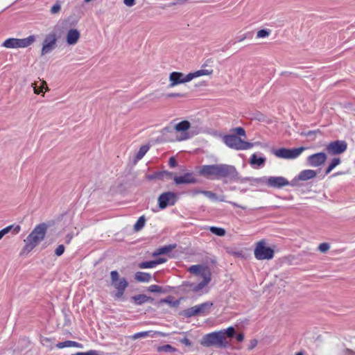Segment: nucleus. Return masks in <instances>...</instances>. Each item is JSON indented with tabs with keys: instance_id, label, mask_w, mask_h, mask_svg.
<instances>
[{
	"instance_id": "obj_56",
	"label": "nucleus",
	"mask_w": 355,
	"mask_h": 355,
	"mask_svg": "<svg viewBox=\"0 0 355 355\" xmlns=\"http://www.w3.org/2000/svg\"><path fill=\"white\" fill-rule=\"evenodd\" d=\"M175 130V125H169V126H167V127H165L163 130H162V132H171L172 131H173Z\"/></svg>"
},
{
	"instance_id": "obj_29",
	"label": "nucleus",
	"mask_w": 355,
	"mask_h": 355,
	"mask_svg": "<svg viewBox=\"0 0 355 355\" xmlns=\"http://www.w3.org/2000/svg\"><path fill=\"white\" fill-rule=\"evenodd\" d=\"M150 146L149 145H143L140 147L138 153L136 154V156L135 157V162H137L140 159H141L144 156L146 155V153L149 150Z\"/></svg>"
},
{
	"instance_id": "obj_58",
	"label": "nucleus",
	"mask_w": 355,
	"mask_h": 355,
	"mask_svg": "<svg viewBox=\"0 0 355 355\" xmlns=\"http://www.w3.org/2000/svg\"><path fill=\"white\" fill-rule=\"evenodd\" d=\"M343 355H355V352L349 349H345L343 350Z\"/></svg>"
},
{
	"instance_id": "obj_14",
	"label": "nucleus",
	"mask_w": 355,
	"mask_h": 355,
	"mask_svg": "<svg viewBox=\"0 0 355 355\" xmlns=\"http://www.w3.org/2000/svg\"><path fill=\"white\" fill-rule=\"evenodd\" d=\"M58 40L57 35L55 32H51L46 35L42 48V55L51 53L56 47Z\"/></svg>"
},
{
	"instance_id": "obj_62",
	"label": "nucleus",
	"mask_w": 355,
	"mask_h": 355,
	"mask_svg": "<svg viewBox=\"0 0 355 355\" xmlns=\"http://www.w3.org/2000/svg\"><path fill=\"white\" fill-rule=\"evenodd\" d=\"M0 232L2 234L3 236L8 233L6 227L2 229L1 230H0Z\"/></svg>"
},
{
	"instance_id": "obj_34",
	"label": "nucleus",
	"mask_w": 355,
	"mask_h": 355,
	"mask_svg": "<svg viewBox=\"0 0 355 355\" xmlns=\"http://www.w3.org/2000/svg\"><path fill=\"white\" fill-rule=\"evenodd\" d=\"M145 223H146L145 216H140L134 225V230L135 232L140 231L144 227Z\"/></svg>"
},
{
	"instance_id": "obj_59",
	"label": "nucleus",
	"mask_w": 355,
	"mask_h": 355,
	"mask_svg": "<svg viewBox=\"0 0 355 355\" xmlns=\"http://www.w3.org/2000/svg\"><path fill=\"white\" fill-rule=\"evenodd\" d=\"M72 238H73V235H72V234H68L66 236V241H65V243H67V244H68V243H69L71 242V241Z\"/></svg>"
},
{
	"instance_id": "obj_9",
	"label": "nucleus",
	"mask_w": 355,
	"mask_h": 355,
	"mask_svg": "<svg viewBox=\"0 0 355 355\" xmlns=\"http://www.w3.org/2000/svg\"><path fill=\"white\" fill-rule=\"evenodd\" d=\"M257 183L266 184L269 187L281 189L289 184V181L282 176H270L269 178H259L254 179Z\"/></svg>"
},
{
	"instance_id": "obj_61",
	"label": "nucleus",
	"mask_w": 355,
	"mask_h": 355,
	"mask_svg": "<svg viewBox=\"0 0 355 355\" xmlns=\"http://www.w3.org/2000/svg\"><path fill=\"white\" fill-rule=\"evenodd\" d=\"M153 301H154V298L153 297H152L150 296L146 295V302L152 303V302H153Z\"/></svg>"
},
{
	"instance_id": "obj_24",
	"label": "nucleus",
	"mask_w": 355,
	"mask_h": 355,
	"mask_svg": "<svg viewBox=\"0 0 355 355\" xmlns=\"http://www.w3.org/2000/svg\"><path fill=\"white\" fill-rule=\"evenodd\" d=\"M266 162V159L264 157H258L257 154H252L250 158L249 163L252 166H263Z\"/></svg>"
},
{
	"instance_id": "obj_16",
	"label": "nucleus",
	"mask_w": 355,
	"mask_h": 355,
	"mask_svg": "<svg viewBox=\"0 0 355 355\" xmlns=\"http://www.w3.org/2000/svg\"><path fill=\"white\" fill-rule=\"evenodd\" d=\"M208 284L209 283L206 282V281H201L198 284L184 282L180 286V288L184 293H189V291L198 293L205 288Z\"/></svg>"
},
{
	"instance_id": "obj_15",
	"label": "nucleus",
	"mask_w": 355,
	"mask_h": 355,
	"mask_svg": "<svg viewBox=\"0 0 355 355\" xmlns=\"http://www.w3.org/2000/svg\"><path fill=\"white\" fill-rule=\"evenodd\" d=\"M347 148V144L344 140H336L330 142L326 146V150L329 155H340Z\"/></svg>"
},
{
	"instance_id": "obj_60",
	"label": "nucleus",
	"mask_w": 355,
	"mask_h": 355,
	"mask_svg": "<svg viewBox=\"0 0 355 355\" xmlns=\"http://www.w3.org/2000/svg\"><path fill=\"white\" fill-rule=\"evenodd\" d=\"M202 192H204V190L195 189V190L192 191L193 195H197V194H199V193H202Z\"/></svg>"
},
{
	"instance_id": "obj_49",
	"label": "nucleus",
	"mask_w": 355,
	"mask_h": 355,
	"mask_svg": "<svg viewBox=\"0 0 355 355\" xmlns=\"http://www.w3.org/2000/svg\"><path fill=\"white\" fill-rule=\"evenodd\" d=\"M187 2V0H175L168 4V7H171L178 4H183Z\"/></svg>"
},
{
	"instance_id": "obj_50",
	"label": "nucleus",
	"mask_w": 355,
	"mask_h": 355,
	"mask_svg": "<svg viewBox=\"0 0 355 355\" xmlns=\"http://www.w3.org/2000/svg\"><path fill=\"white\" fill-rule=\"evenodd\" d=\"M257 343H258L257 340L252 339L250 340V343L249 346L248 347V350L253 349L257 345Z\"/></svg>"
},
{
	"instance_id": "obj_48",
	"label": "nucleus",
	"mask_w": 355,
	"mask_h": 355,
	"mask_svg": "<svg viewBox=\"0 0 355 355\" xmlns=\"http://www.w3.org/2000/svg\"><path fill=\"white\" fill-rule=\"evenodd\" d=\"M168 164L171 168H175L177 166L178 162L175 157H171L169 158Z\"/></svg>"
},
{
	"instance_id": "obj_3",
	"label": "nucleus",
	"mask_w": 355,
	"mask_h": 355,
	"mask_svg": "<svg viewBox=\"0 0 355 355\" xmlns=\"http://www.w3.org/2000/svg\"><path fill=\"white\" fill-rule=\"evenodd\" d=\"M212 73V69H200L193 73H189L186 76H184L182 72L173 71L169 75V80L171 83L169 84L168 87H172L182 83L189 82L194 78L205 75H211Z\"/></svg>"
},
{
	"instance_id": "obj_20",
	"label": "nucleus",
	"mask_w": 355,
	"mask_h": 355,
	"mask_svg": "<svg viewBox=\"0 0 355 355\" xmlns=\"http://www.w3.org/2000/svg\"><path fill=\"white\" fill-rule=\"evenodd\" d=\"M80 37V33L77 29H70L67 34V43L69 45H74L78 42Z\"/></svg>"
},
{
	"instance_id": "obj_36",
	"label": "nucleus",
	"mask_w": 355,
	"mask_h": 355,
	"mask_svg": "<svg viewBox=\"0 0 355 355\" xmlns=\"http://www.w3.org/2000/svg\"><path fill=\"white\" fill-rule=\"evenodd\" d=\"M202 194H203L204 196H205L206 197L209 198V199H211L214 201H217V200H219L221 202L225 201V200L223 198L224 196L221 198H218L217 195L211 191H204V192H202Z\"/></svg>"
},
{
	"instance_id": "obj_12",
	"label": "nucleus",
	"mask_w": 355,
	"mask_h": 355,
	"mask_svg": "<svg viewBox=\"0 0 355 355\" xmlns=\"http://www.w3.org/2000/svg\"><path fill=\"white\" fill-rule=\"evenodd\" d=\"M177 200L178 195L175 192L167 191L162 193L158 197L159 207L162 209H164L168 205H174Z\"/></svg>"
},
{
	"instance_id": "obj_45",
	"label": "nucleus",
	"mask_w": 355,
	"mask_h": 355,
	"mask_svg": "<svg viewBox=\"0 0 355 355\" xmlns=\"http://www.w3.org/2000/svg\"><path fill=\"white\" fill-rule=\"evenodd\" d=\"M71 355H99V353L96 350H89L86 352H77Z\"/></svg>"
},
{
	"instance_id": "obj_6",
	"label": "nucleus",
	"mask_w": 355,
	"mask_h": 355,
	"mask_svg": "<svg viewBox=\"0 0 355 355\" xmlns=\"http://www.w3.org/2000/svg\"><path fill=\"white\" fill-rule=\"evenodd\" d=\"M223 142L230 148L241 150H248L253 147L254 144L245 141L235 135H227L223 138Z\"/></svg>"
},
{
	"instance_id": "obj_30",
	"label": "nucleus",
	"mask_w": 355,
	"mask_h": 355,
	"mask_svg": "<svg viewBox=\"0 0 355 355\" xmlns=\"http://www.w3.org/2000/svg\"><path fill=\"white\" fill-rule=\"evenodd\" d=\"M131 300L136 305H141L146 302V295L139 294V295H134L131 297Z\"/></svg>"
},
{
	"instance_id": "obj_11",
	"label": "nucleus",
	"mask_w": 355,
	"mask_h": 355,
	"mask_svg": "<svg viewBox=\"0 0 355 355\" xmlns=\"http://www.w3.org/2000/svg\"><path fill=\"white\" fill-rule=\"evenodd\" d=\"M305 149L303 146L297 148H272L271 153L279 158L290 159L297 158Z\"/></svg>"
},
{
	"instance_id": "obj_17",
	"label": "nucleus",
	"mask_w": 355,
	"mask_h": 355,
	"mask_svg": "<svg viewBox=\"0 0 355 355\" xmlns=\"http://www.w3.org/2000/svg\"><path fill=\"white\" fill-rule=\"evenodd\" d=\"M327 158L326 153L323 152L317 153L307 157V163L311 166L318 167L324 164Z\"/></svg>"
},
{
	"instance_id": "obj_27",
	"label": "nucleus",
	"mask_w": 355,
	"mask_h": 355,
	"mask_svg": "<svg viewBox=\"0 0 355 355\" xmlns=\"http://www.w3.org/2000/svg\"><path fill=\"white\" fill-rule=\"evenodd\" d=\"M56 347L59 349L70 347H82V345L76 341L67 340L64 342L58 343V344H56Z\"/></svg>"
},
{
	"instance_id": "obj_1",
	"label": "nucleus",
	"mask_w": 355,
	"mask_h": 355,
	"mask_svg": "<svg viewBox=\"0 0 355 355\" xmlns=\"http://www.w3.org/2000/svg\"><path fill=\"white\" fill-rule=\"evenodd\" d=\"M198 173L201 176L209 180L229 178L231 181L241 182L251 180L250 178H241L234 166L225 164L202 165Z\"/></svg>"
},
{
	"instance_id": "obj_46",
	"label": "nucleus",
	"mask_w": 355,
	"mask_h": 355,
	"mask_svg": "<svg viewBox=\"0 0 355 355\" xmlns=\"http://www.w3.org/2000/svg\"><path fill=\"white\" fill-rule=\"evenodd\" d=\"M61 10V6L60 5L59 3H56L55 4H54L51 8V14H56L58 12H59Z\"/></svg>"
},
{
	"instance_id": "obj_19",
	"label": "nucleus",
	"mask_w": 355,
	"mask_h": 355,
	"mask_svg": "<svg viewBox=\"0 0 355 355\" xmlns=\"http://www.w3.org/2000/svg\"><path fill=\"white\" fill-rule=\"evenodd\" d=\"M173 173L169 172L167 171H157L153 174H149L146 175V178L148 180H164V178L171 180L173 178Z\"/></svg>"
},
{
	"instance_id": "obj_40",
	"label": "nucleus",
	"mask_w": 355,
	"mask_h": 355,
	"mask_svg": "<svg viewBox=\"0 0 355 355\" xmlns=\"http://www.w3.org/2000/svg\"><path fill=\"white\" fill-rule=\"evenodd\" d=\"M232 130L234 132V135H236L237 137H239V136L245 137L246 136L245 131L244 128H243L242 127L235 128Z\"/></svg>"
},
{
	"instance_id": "obj_57",
	"label": "nucleus",
	"mask_w": 355,
	"mask_h": 355,
	"mask_svg": "<svg viewBox=\"0 0 355 355\" xmlns=\"http://www.w3.org/2000/svg\"><path fill=\"white\" fill-rule=\"evenodd\" d=\"M300 180V179H298V175L297 177H295V178H293L291 182H289V184L288 185H291L292 187H295V186H297V182Z\"/></svg>"
},
{
	"instance_id": "obj_26",
	"label": "nucleus",
	"mask_w": 355,
	"mask_h": 355,
	"mask_svg": "<svg viewBox=\"0 0 355 355\" xmlns=\"http://www.w3.org/2000/svg\"><path fill=\"white\" fill-rule=\"evenodd\" d=\"M173 297L171 295L168 296L167 297L164 299H161L158 302L157 304L166 303L168 304L171 307H178L180 304V300H173Z\"/></svg>"
},
{
	"instance_id": "obj_53",
	"label": "nucleus",
	"mask_w": 355,
	"mask_h": 355,
	"mask_svg": "<svg viewBox=\"0 0 355 355\" xmlns=\"http://www.w3.org/2000/svg\"><path fill=\"white\" fill-rule=\"evenodd\" d=\"M168 97L172 98V97H184L185 96V94H181V93H170L167 94Z\"/></svg>"
},
{
	"instance_id": "obj_39",
	"label": "nucleus",
	"mask_w": 355,
	"mask_h": 355,
	"mask_svg": "<svg viewBox=\"0 0 355 355\" xmlns=\"http://www.w3.org/2000/svg\"><path fill=\"white\" fill-rule=\"evenodd\" d=\"M154 267L155 266L153 260L143 261L139 263V268H151Z\"/></svg>"
},
{
	"instance_id": "obj_37",
	"label": "nucleus",
	"mask_w": 355,
	"mask_h": 355,
	"mask_svg": "<svg viewBox=\"0 0 355 355\" xmlns=\"http://www.w3.org/2000/svg\"><path fill=\"white\" fill-rule=\"evenodd\" d=\"M209 230L212 234L219 236H223L225 235L226 233L225 229L214 226L211 227L209 228Z\"/></svg>"
},
{
	"instance_id": "obj_35",
	"label": "nucleus",
	"mask_w": 355,
	"mask_h": 355,
	"mask_svg": "<svg viewBox=\"0 0 355 355\" xmlns=\"http://www.w3.org/2000/svg\"><path fill=\"white\" fill-rule=\"evenodd\" d=\"M31 86L33 87L34 93L36 94H40V93L43 92L44 86L46 87V89H48L47 84L45 81H42L40 86H37L35 82L33 83Z\"/></svg>"
},
{
	"instance_id": "obj_23",
	"label": "nucleus",
	"mask_w": 355,
	"mask_h": 355,
	"mask_svg": "<svg viewBox=\"0 0 355 355\" xmlns=\"http://www.w3.org/2000/svg\"><path fill=\"white\" fill-rule=\"evenodd\" d=\"M177 245L175 244H169L167 245H164L156 250L153 253V257H157L162 254H166L168 252H171L173 249L176 248Z\"/></svg>"
},
{
	"instance_id": "obj_8",
	"label": "nucleus",
	"mask_w": 355,
	"mask_h": 355,
	"mask_svg": "<svg viewBox=\"0 0 355 355\" xmlns=\"http://www.w3.org/2000/svg\"><path fill=\"white\" fill-rule=\"evenodd\" d=\"M274 250L266 245L264 240L259 241L257 243L254 250V254L257 259H272L274 257Z\"/></svg>"
},
{
	"instance_id": "obj_63",
	"label": "nucleus",
	"mask_w": 355,
	"mask_h": 355,
	"mask_svg": "<svg viewBox=\"0 0 355 355\" xmlns=\"http://www.w3.org/2000/svg\"><path fill=\"white\" fill-rule=\"evenodd\" d=\"M0 232L2 234L3 236L8 233L6 227L2 229L1 230H0Z\"/></svg>"
},
{
	"instance_id": "obj_28",
	"label": "nucleus",
	"mask_w": 355,
	"mask_h": 355,
	"mask_svg": "<svg viewBox=\"0 0 355 355\" xmlns=\"http://www.w3.org/2000/svg\"><path fill=\"white\" fill-rule=\"evenodd\" d=\"M191 124L189 121L184 120L175 125V130L177 132H184L189 129Z\"/></svg>"
},
{
	"instance_id": "obj_21",
	"label": "nucleus",
	"mask_w": 355,
	"mask_h": 355,
	"mask_svg": "<svg viewBox=\"0 0 355 355\" xmlns=\"http://www.w3.org/2000/svg\"><path fill=\"white\" fill-rule=\"evenodd\" d=\"M317 175L316 171L311 169H306L302 171L298 174V179L302 181H306L315 178Z\"/></svg>"
},
{
	"instance_id": "obj_18",
	"label": "nucleus",
	"mask_w": 355,
	"mask_h": 355,
	"mask_svg": "<svg viewBox=\"0 0 355 355\" xmlns=\"http://www.w3.org/2000/svg\"><path fill=\"white\" fill-rule=\"evenodd\" d=\"M174 182L177 185L187 184H196L198 182V180L195 178L194 175L191 172H187L182 175L175 176L173 178Z\"/></svg>"
},
{
	"instance_id": "obj_13",
	"label": "nucleus",
	"mask_w": 355,
	"mask_h": 355,
	"mask_svg": "<svg viewBox=\"0 0 355 355\" xmlns=\"http://www.w3.org/2000/svg\"><path fill=\"white\" fill-rule=\"evenodd\" d=\"M188 270L191 274L200 275L202 277V281H206V282L209 283L211 279V270L207 266H203L200 264L193 265L189 268Z\"/></svg>"
},
{
	"instance_id": "obj_41",
	"label": "nucleus",
	"mask_w": 355,
	"mask_h": 355,
	"mask_svg": "<svg viewBox=\"0 0 355 355\" xmlns=\"http://www.w3.org/2000/svg\"><path fill=\"white\" fill-rule=\"evenodd\" d=\"M6 228L8 232H10L11 230H12V233L15 234L19 233L21 230V227L19 225H11L6 227Z\"/></svg>"
},
{
	"instance_id": "obj_33",
	"label": "nucleus",
	"mask_w": 355,
	"mask_h": 355,
	"mask_svg": "<svg viewBox=\"0 0 355 355\" xmlns=\"http://www.w3.org/2000/svg\"><path fill=\"white\" fill-rule=\"evenodd\" d=\"M157 351L158 352H175L177 351V349L173 347L171 345L166 344L162 346H158L157 347Z\"/></svg>"
},
{
	"instance_id": "obj_5",
	"label": "nucleus",
	"mask_w": 355,
	"mask_h": 355,
	"mask_svg": "<svg viewBox=\"0 0 355 355\" xmlns=\"http://www.w3.org/2000/svg\"><path fill=\"white\" fill-rule=\"evenodd\" d=\"M111 286L116 289V292L112 295L114 298H121L128 286V282L125 277L120 278L119 274L116 270L110 272Z\"/></svg>"
},
{
	"instance_id": "obj_43",
	"label": "nucleus",
	"mask_w": 355,
	"mask_h": 355,
	"mask_svg": "<svg viewBox=\"0 0 355 355\" xmlns=\"http://www.w3.org/2000/svg\"><path fill=\"white\" fill-rule=\"evenodd\" d=\"M330 245L328 243H322L318 246V250L322 252L326 253L329 250Z\"/></svg>"
},
{
	"instance_id": "obj_4",
	"label": "nucleus",
	"mask_w": 355,
	"mask_h": 355,
	"mask_svg": "<svg viewBox=\"0 0 355 355\" xmlns=\"http://www.w3.org/2000/svg\"><path fill=\"white\" fill-rule=\"evenodd\" d=\"M222 331H214L205 334L200 342L205 347L215 346L219 348H227L230 346V343L223 338Z\"/></svg>"
},
{
	"instance_id": "obj_31",
	"label": "nucleus",
	"mask_w": 355,
	"mask_h": 355,
	"mask_svg": "<svg viewBox=\"0 0 355 355\" xmlns=\"http://www.w3.org/2000/svg\"><path fill=\"white\" fill-rule=\"evenodd\" d=\"M222 331V334L223 338H225L226 340L227 338H234L236 335V330L234 327H230L226 329L220 330Z\"/></svg>"
},
{
	"instance_id": "obj_2",
	"label": "nucleus",
	"mask_w": 355,
	"mask_h": 355,
	"mask_svg": "<svg viewBox=\"0 0 355 355\" xmlns=\"http://www.w3.org/2000/svg\"><path fill=\"white\" fill-rule=\"evenodd\" d=\"M53 224V221H49L36 225L26 239H24L25 245L22 248L20 254H28L31 252L42 240H44L47 229Z\"/></svg>"
},
{
	"instance_id": "obj_7",
	"label": "nucleus",
	"mask_w": 355,
	"mask_h": 355,
	"mask_svg": "<svg viewBox=\"0 0 355 355\" xmlns=\"http://www.w3.org/2000/svg\"><path fill=\"white\" fill-rule=\"evenodd\" d=\"M213 306L211 302H205L198 305L186 309L180 312V315H183L187 318L198 316L206 315L209 313V310Z\"/></svg>"
},
{
	"instance_id": "obj_44",
	"label": "nucleus",
	"mask_w": 355,
	"mask_h": 355,
	"mask_svg": "<svg viewBox=\"0 0 355 355\" xmlns=\"http://www.w3.org/2000/svg\"><path fill=\"white\" fill-rule=\"evenodd\" d=\"M65 250V247L64 245L60 244L59 245L56 249L55 250V254L58 257H60L63 254Z\"/></svg>"
},
{
	"instance_id": "obj_22",
	"label": "nucleus",
	"mask_w": 355,
	"mask_h": 355,
	"mask_svg": "<svg viewBox=\"0 0 355 355\" xmlns=\"http://www.w3.org/2000/svg\"><path fill=\"white\" fill-rule=\"evenodd\" d=\"M173 288V287L169 286L163 288L160 286L153 284L148 286L147 291L150 293H167L170 292Z\"/></svg>"
},
{
	"instance_id": "obj_32",
	"label": "nucleus",
	"mask_w": 355,
	"mask_h": 355,
	"mask_svg": "<svg viewBox=\"0 0 355 355\" xmlns=\"http://www.w3.org/2000/svg\"><path fill=\"white\" fill-rule=\"evenodd\" d=\"M341 162V160L339 157H335L334 158L331 162L329 163V166L325 170V175L329 174L336 166L339 165Z\"/></svg>"
},
{
	"instance_id": "obj_42",
	"label": "nucleus",
	"mask_w": 355,
	"mask_h": 355,
	"mask_svg": "<svg viewBox=\"0 0 355 355\" xmlns=\"http://www.w3.org/2000/svg\"><path fill=\"white\" fill-rule=\"evenodd\" d=\"M270 31L267 29H261L257 33V37L259 38L266 37L270 35Z\"/></svg>"
},
{
	"instance_id": "obj_52",
	"label": "nucleus",
	"mask_w": 355,
	"mask_h": 355,
	"mask_svg": "<svg viewBox=\"0 0 355 355\" xmlns=\"http://www.w3.org/2000/svg\"><path fill=\"white\" fill-rule=\"evenodd\" d=\"M180 342H181V343H182L184 345L188 346V347H191L192 345L191 340L187 337H184V338H182L180 340Z\"/></svg>"
},
{
	"instance_id": "obj_38",
	"label": "nucleus",
	"mask_w": 355,
	"mask_h": 355,
	"mask_svg": "<svg viewBox=\"0 0 355 355\" xmlns=\"http://www.w3.org/2000/svg\"><path fill=\"white\" fill-rule=\"evenodd\" d=\"M153 331H141L135 334L133 336H131L132 340H137L140 338H144L148 336H153V334H151Z\"/></svg>"
},
{
	"instance_id": "obj_51",
	"label": "nucleus",
	"mask_w": 355,
	"mask_h": 355,
	"mask_svg": "<svg viewBox=\"0 0 355 355\" xmlns=\"http://www.w3.org/2000/svg\"><path fill=\"white\" fill-rule=\"evenodd\" d=\"M153 261H154L155 266H156L159 264L165 263L166 261V259L163 258V257H159L157 259L153 260Z\"/></svg>"
},
{
	"instance_id": "obj_10",
	"label": "nucleus",
	"mask_w": 355,
	"mask_h": 355,
	"mask_svg": "<svg viewBox=\"0 0 355 355\" xmlns=\"http://www.w3.org/2000/svg\"><path fill=\"white\" fill-rule=\"evenodd\" d=\"M35 40L34 35H30L26 38H8L6 40L2 46L8 49L26 48L31 45Z\"/></svg>"
},
{
	"instance_id": "obj_47",
	"label": "nucleus",
	"mask_w": 355,
	"mask_h": 355,
	"mask_svg": "<svg viewBox=\"0 0 355 355\" xmlns=\"http://www.w3.org/2000/svg\"><path fill=\"white\" fill-rule=\"evenodd\" d=\"M316 133H320V130L318 129L317 130H309L308 132H302L301 135L306 137H312L315 136Z\"/></svg>"
},
{
	"instance_id": "obj_54",
	"label": "nucleus",
	"mask_w": 355,
	"mask_h": 355,
	"mask_svg": "<svg viewBox=\"0 0 355 355\" xmlns=\"http://www.w3.org/2000/svg\"><path fill=\"white\" fill-rule=\"evenodd\" d=\"M234 338L238 342H242L244 339V334L243 333L236 334Z\"/></svg>"
},
{
	"instance_id": "obj_25",
	"label": "nucleus",
	"mask_w": 355,
	"mask_h": 355,
	"mask_svg": "<svg viewBox=\"0 0 355 355\" xmlns=\"http://www.w3.org/2000/svg\"><path fill=\"white\" fill-rule=\"evenodd\" d=\"M150 273L144 272H137L135 275V279L139 282H148L151 279Z\"/></svg>"
},
{
	"instance_id": "obj_64",
	"label": "nucleus",
	"mask_w": 355,
	"mask_h": 355,
	"mask_svg": "<svg viewBox=\"0 0 355 355\" xmlns=\"http://www.w3.org/2000/svg\"><path fill=\"white\" fill-rule=\"evenodd\" d=\"M213 61L211 60V59H209L207 60H206V62H205V64L202 65V67H205V66H209L210 63H212Z\"/></svg>"
},
{
	"instance_id": "obj_55",
	"label": "nucleus",
	"mask_w": 355,
	"mask_h": 355,
	"mask_svg": "<svg viewBox=\"0 0 355 355\" xmlns=\"http://www.w3.org/2000/svg\"><path fill=\"white\" fill-rule=\"evenodd\" d=\"M123 3L125 6L131 7L135 4V0H123Z\"/></svg>"
}]
</instances>
